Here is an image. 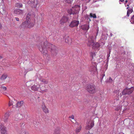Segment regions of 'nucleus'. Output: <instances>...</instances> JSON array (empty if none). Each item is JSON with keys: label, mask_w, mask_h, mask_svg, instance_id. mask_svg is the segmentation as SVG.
Here are the masks:
<instances>
[{"label": "nucleus", "mask_w": 134, "mask_h": 134, "mask_svg": "<svg viewBox=\"0 0 134 134\" xmlns=\"http://www.w3.org/2000/svg\"><path fill=\"white\" fill-rule=\"evenodd\" d=\"M47 48H49L52 52H53L55 51V47L54 45L48 43L47 41H46L44 42H41L40 44L38 47L39 51L45 55L47 53Z\"/></svg>", "instance_id": "f257e3e1"}, {"label": "nucleus", "mask_w": 134, "mask_h": 134, "mask_svg": "<svg viewBox=\"0 0 134 134\" xmlns=\"http://www.w3.org/2000/svg\"><path fill=\"white\" fill-rule=\"evenodd\" d=\"M94 36H89L88 40V42H87V45L90 46L92 47L93 49H96L99 48L100 45L97 42L94 43V39L96 38V36L94 38Z\"/></svg>", "instance_id": "f03ea898"}, {"label": "nucleus", "mask_w": 134, "mask_h": 134, "mask_svg": "<svg viewBox=\"0 0 134 134\" xmlns=\"http://www.w3.org/2000/svg\"><path fill=\"white\" fill-rule=\"evenodd\" d=\"M86 90L90 94H93L96 92V87L93 84H87Z\"/></svg>", "instance_id": "7ed1b4c3"}, {"label": "nucleus", "mask_w": 134, "mask_h": 134, "mask_svg": "<svg viewBox=\"0 0 134 134\" xmlns=\"http://www.w3.org/2000/svg\"><path fill=\"white\" fill-rule=\"evenodd\" d=\"M94 121L91 119H88L86 122V125L85 127L86 130H90L94 126Z\"/></svg>", "instance_id": "20e7f679"}, {"label": "nucleus", "mask_w": 134, "mask_h": 134, "mask_svg": "<svg viewBox=\"0 0 134 134\" xmlns=\"http://www.w3.org/2000/svg\"><path fill=\"white\" fill-rule=\"evenodd\" d=\"M133 87H131V88H129L128 87H126L122 92V95H126L127 94H131L133 92Z\"/></svg>", "instance_id": "39448f33"}, {"label": "nucleus", "mask_w": 134, "mask_h": 134, "mask_svg": "<svg viewBox=\"0 0 134 134\" xmlns=\"http://www.w3.org/2000/svg\"><path fill=\"white\" fill-rule=\"evenodd\" d=\"M89 71L93 74H95L97 73L96 64L95 63H92V65L90 68Z\"/></svg>", "instance_id": "423d86ee"}, {"label": "nucleus", "mask_w": 134, "mask_h": 134, "mask_svg": "<svg viewBox=\"0 0 134 134\" xmlns=\"http://www.w3.org/2000/svg\"><path fill=\"white\" fill-rule=\"evenodd\" d=\"M28 3L32 7L34 8H36L39 3L37 0H30Z\"/></svg>", "instance_id": "0eeeda50"}, {"label": "nucleus", "mask_w": 134, "mask_h": 134, "mask_svg": "<svg viewBox=\"0 0 134 134\" xmlns=\"http://www.w3.org/2000/svg\"><path fill=\"white\" fill-rule=\"evenodd\" d=\"M10 114V112L9 111H8L5 113L2 119L5 122H7L9 117Z\"/></svg>", "instance_id": "6e6552de"}, {"label": "nucleus", "mask_w": 134, "mask_h": 134, "mask_svg": "<svg viewBox=\"0 0 134 134\" xmlns=\"http://www.w3.org/2000/svg\"><path fill=\"white\" fill-rule=\"evenodd\" d=\"M80 7L78 5H76L74 7H72V11L73 14H75L78 13Z\"/></svg>", "instance_id": "1a4fd4ad"}, {"label": "nucleus", "mask_w": 134, "mask_h": 134, "mask_svg": "<svg viewBox=\"0 0 134 134\" xmlns=\"http://www.w3.org/2000/svg\"><path fill=\"white\" fill-rule=\"evenodd\" d=\"M68 20V18L67 15L63 16L60 21V23L61 24L66 22Z\"/></svg>", "instance_id": "9d476101"}, {"label": "nucleus", "mask_w": 134, "mask_h": 134, "mask_svg": "<svg viewBox=\"0 0 134 134\" xmlns=\"http://www.w3.org/2000/svg\"><path fill=\"white\" fill-rule=\"evenodd\" d=\"M0 132L1 134H6L7 132L6 128L3 125H1L0 127Z\"/></svg>", "instance_id": "9b49d317"}, {"label": "nucleus", "mask_w": 134, "mask_h": 134, "mask_svg": "<svg viewBox=\"0 0 134 134\" xmlns=\"http://www.w3.org/2000/svg\"><path fill=\"white\" fill-rule=\"evenodd\" d=\"M79 24V21H78L74 20L72 21L70 24L69 26L70 27H73L77 26Z\"/></svg>", "instance_id": "f8f14e48"}, {"label": "nucleus", "mask_w": 134, "mask_h": 134, "mask_svg": "<svg viewBox=\"0 0 134 134\" xmlns=\"http://www.w3.org/2000/svg\"><path fill=\"white\" fill-rule=\"evenodd\" d=\"M119 90H117L115 91H114V95H113V97H117L116 98V100H118L119 99V98L120 96L119 95Z\"/></svg>", "instance_id": "ddd939ff"}, {"label": "nucleus", "mask_w": 134, "mask_h": 134, "mask_svg": "<svg viewBox=\"0 0 134 134\" xmlns=\"http://www.w3.org/2000/svg\"><path fill=\"white\" fill-rule=\"evenodd\" d=\"M42 108L43 111L46 114L49 113V110L48 108L46 107L45 104L43 103L42 105Z\"/></svg>", "instance_id": "4468645a"}, {"label": "nucleus", "mask_w": 134, "mask_h": 134, "mask_svg": "<svg viewBox=\"0 0 134 134\" xmlns=\"http://www.w3.org/2000/svg\"><path fill=\"white\" fill-rule=\"evenodd\" d=\"M29 20H26L23 22L21 25V26L23 28H28Z\"/></svg>", "instance_id": "2eb2a0df"}, {"label": "nucleus", "mask_w": 134, "mask_h": 134, "mask_svg": "<svg viewBox=\"0 0 134 134\" xmlns=\"http://www.w3.org/2000/svg\"><path fill=\"white\" fill-rule=\"evenodd\" d=\"M41 86V85L39 84H37L36 85H34L31 87V89L34 91H37L38 90V88H40V87Z\"/></svg>", "instance_id": "dca6fc26"}, {"label": "nucleus", "mask_w": 134, "mask_h": 134, "mask_svg": "<svg viewBox=\"0 0 134 134\" xmlns=\"http://www.w3.org/2000/svg\"><path fill=\"white\" fill-rule=\"evenodd\" d=\"M35 25V21L34 20H29V24L28 28H30L33 27Z\"/></svg>", "instance_id": "f3484780"}, {"label": "nucleus", "mask_w": 134, "mask_h": 134, "mask_svg": "<svg viewBox=\"0 0 134 134\" xmlns=\"http://www.w3.org/2000/svg\"><path fill=\"white\" fill-rule=\"evenodd\" d=\"M14 12L16 14L21 15L23 13V11L19 9H17L15 10Z\"/></svg>", "instance_id": "a211bd4d"}, {"label": "nucleus", "mask_w": 134, "mask_h": 134, "mask_svg": "<svg viewBox=\"0 0 134 134\" xmlns=\"http://www.w3.org/2000/svg\"><path fill=\"white\" fill-rule=\"evenodd\" d=\"M89 25L88 24H84L81 26V29L85 31H87L89 29Z\"/></svg>", "instance_id": "6ab92c4d"}, {"label": "nucleus", "mask_w": 134, "mask_h": 134, "mask_svg": "<svg viewBox=\"0 0 134 134\" xmlns=\"http://www.w3.org/2000/svg\"><path fill=\"white\" fill-rule=\"evenodd\" d=\"M8 75L6 74H3L1 76L0 80L3 81L5 80L7 77Z\"/></svg>", "instance_id": "aec40b11"}, {"label": "nucleus", "mask_w": 134, "mask_h": 134, "mask_svg": "<svg viewBox=\"0 0 134 134\" xmlns=\"http://www.w3.org/2000/svg\"><path fill=\"white\" fill-rule=\"evenodd\" d=\"M24 103V102L23 101H21L17 103L16 104V107H19L22 106Z\"/></svg>", "instance_id": "412c9836"}, {"label": "nucleus", "mask_w": 134, "mask_h": 134, "mask_svg": "<svg viewBox=\"0 0 134 134\" xmlns=\"http://www.w3.org/2000/svg\"><path fill=\"white\" fill-rule=\"evenodd\" d=\"M106 83H113V81L112 79L110 77L108 79H107L106 81Z\"/></svg>", "instance_id": "4be33fe9"}, {"label": "nucleus", "mask_w": 134, "mask_h": 134, "mask_svg": "<svg viewBox=\"0 0 134 134\" xmlns=\"http://www.w3.org/2000/svg\"><path fill=\"white\" fill-rule=\"evenodd\" d=\"M90 56L92 60L94 61V58H95V53L93 52L91 53Z\"/></svg>", "instance_id": "5701e85b"}, {"label": "nucleus", "mask_w": 134, "mask_h": 134, "mask_svg": "<svg viewBox=\"0 0 134 134\" xmlns=\"http://www.w3.org/2000/svg\"><path fill=\"white\" fill-rule=\"evenodd\" d=\"M40 81L41 83L44 84H47L48 83V81L47 80L45 79H42L40 80Z\"/></svg>", "instance_id": "b1692460"}, {"label": "nucleus", "mask_w": 134, "mask_h": 134, "mask_svg": "<svg viewBox=\"0 0 134 134\" xmlns=\"http://www.w3.org/2000/svg\"><path fill=\"white\" fill-rule=\"evenodd\" d=\"M31 14L29 13H28L26 16V20H31Z\"/></svg>", "instance_id": "393cba45"}, {"label": "nucleus", "mask_w": 134, "mask_h": 134, "mask_svg": "<svg viewBox=\"0 0 134 134\" xmlns=\"http://www.w3.org/2000/svg\"><path fill=\"white\" fill-rule=\"evenodd\" d=\"M81 127L80 126L79 127H77L75 130V131L76 133H79L81 130Z\"/></svg>", "instance_id": "a878e982"}, {"label": "nucleus", "mask_w": 134, "mask_h": 134, "mask_svg": "<svg viewBox=\"0 0 134 134\" xmlns=\"http://www.w3.org/2000/svg\"><path fill=\"white\" fill-rule=\"evenodd\" d=\"M22 6V4L20 3H18L15 4V6L17 8L21 7Z\"/></svg>", "instance_id": "bb28decb"}, {"label": "nucleus", "mask_w": 134, "mask_h": 134, "mask_svg": "<svg viewBox=\"0 0 134 134\" xmlns=\"http://www.w3.org/2000/svg\"><path fill=\"white\" fill-rule=\"evenodd\" d=\"M130 21L132 24H134V15H133L131 18Z\"/></svg>", "instance_id": "cd10ccee"}, {"label": "nucleus", "mask_w": 134, "mask_h": 134, "mask_svg": "<svg viewBox=\"0 0 134 134\" xmlns=\"http://www.w3.org/2000/svg\"><path fill=\"white\" fill-rule=\"evenodd\" d=\"M90 17L91 18H96V16L95 14H93L91 13L90 14Z\"/></svg>", "instance_id": "c85d7f7f"}, {"label": "nucleus", "mask_w": 134, "mask_h": 134, "mask_svg": "<svg viewBox=\"0 0 134 134\" xmlns=\"http://www.w3.org/2000/svg\"><path fill=\"white\" fill-rule=\"evenodd\" d=\"M1 91H6L7 90V88L4 86H2L1 88Z\"/></svg>", "instance_id": "c756f323"}, {"label": "nucleus", "mask_w": 134, "mask_h": 134, "mask_svg": "<svg viewBox=\"0 0 134 134\" xmlns=\"http://www.w3.org/2000/svg\"><path fill=\"white\" fill-rule=\"evenodd\" d=\"M121 106L120 105L116 107L115 109V110L116 111H118L121 109Z\"/></svg>", "instance_id": "7c9ffc66"}, {"label": "nucleus", "mask_w": 134, "mask_h": 134, "mask_svg": "<svg viewBox=\"0 0 134 134\" xmlns=\"http://www.w3.org/2000/svg\"><path fill=\"white\" fill-rule=\"evenodd\" d=\"M73 0H65V2L68 3H71L72 1Z\"/></svg>", "instance_id": "2f4dec72"}, {"label": "nucleus", "mask_w": 134, "mask_h": 134, "mask_svg": "<svg viewBox=\"0 0 134 134\" xmlns=\"http://www.w3.org/2000/svg\"><path fill=\"white\" fill-rule=\"evenodd\" d=\"M68 12L70 14H72V9L70 10H68Z\"/></svg>", "instance_id": "473e14b6"}, {"label": "nucleus", "mask_w": 134, "mask_h": 134, "mask_svg": "<svg viewBox=\"0 0 134 134\" xmlns=\"http://www.w3.org/2000/svg\"><path fill=\"white\" fill-rule=\"evenodd\" d=\"M13 104V101H10L9 103V106H10L12 105Z\"/></svg>", "instance_id": "72a5a7b5"}, {"label": "nucleus", "mask_w": 134, "mask_h": 134, "mask_svg": "<svg viewBox=\"0 0 134 134\" xmlns=\"http://www.w3.org/2000/svg\"><path fill=\"white\" fill-rule=\"evenodd\" d=\"M41 89L42 90H43V91L44 92H46L47 91V89L46 90L44 89V87H42V88H41Z\"/></svg>", "instance_id": "f704fd0d"}, {"label": "nucleus", "mask_w": 134, "mask_h": 134, "mask_svg": "<svg viewBox=\"0 0 134 134\" xmlns=\"http://www.w3.org/2000/svg\"><path fill=\"white\" fill-rule=\"evenodd\" d=\"M127 11H129V13H132L133 12V9H128Z\"/></svg>", "instance_id": "c9c22d12"}, {"label": "nucleus", "mask_w": 134, "mask_h": 134, "mask_svg": "<svg viewBox=\"0 0 134 134\" xmlns=\"http://www.w3.org/2000/svg\"><path fill=\"white\" fill-rule=\"evenodd\" d=\"M102 38L103 39L106 40L107 39V37L104 35H102Z\"/></svg>", "instance_id": "e433bc0d"}, {"label": "nucleus", "mask_w": 134, "mask_h": 134, "mask_svg": "<svg viewBox=\"0 0 134 134\" xmlns=\"http://www.w3.org/2000/svg\"><path fill=\"white\" fill-rule=\"evenodd\" d=\"M70 41V40H69V38H67L65 40V42L67 43H68L69 42V41Z\"/></svg>", "instance_id": "4c0bfd02"}, {"label": "nucleus", "mask_w": 134, "mask_h": 134, "mask_svg": "<svg viewBox=\"0 0 134 134\" xmlns=\"http://www.w3.org/2000/svg\"><path fill=\"white\" fill-rule=\"evenodd\" d=\"M86 16V18H87V19L88 20V21H90L91 20L89 18L88 15H87Z\"/></svg>", "instance_id": "58836bf2"}, {"label": "nucleus", "mask_w": 134, "mask_h": 134, "mask_svg": "<svg viewBox=\"0 0 134 134\" xmlns=\"http://www.w3.org/2000/svg\"><path fill=\"white\" fill-rule=\"evenodd\" d=\"M69 118L72 119H74V116L73 115H72L71 116H70Z\"/></svg>", "instance_id": "ea45409f"}, {"label": "nucleus", "mask_w": 134, "mask_h": 134, "mask_svg": "<svg viewBox=\"0 0 134 134\" xmlns=\"http://www.w3.org/2000/svg\"><path fill=\"white\" fill-rule=\"evenodd\" d=\"M54 134H59V131H57L56 132H55Z\"/></svg>", "instance_id": "a19ab883"}, {"label": "nucleus", "mask_w": 134, "mask_h": 134, "mask_svg": "<svg viewBox=\"0 0 134 134\" xmlns=\"http://www.w3.org/2000/svg\"><path fill=\"white\" fill-rule=\"evenodd\" d=\"M130 13H129V11H127V15L128 16H129V14Z\"/></svg>", "instance_id": "79ce46f5"}, {"label": "nucleus", "mask_w": 134, "mask_h": 134, "mask_svg": "<svg viewBox=\"0 0 134 134\" xmlns=\"http://www.w3.org/2000/svg\"><path fill=\"white\" fill-rule=\"evenodd\" d=\"M15 19L17 21H19V19L18 18L16 17Z\"/></svg>", "instance_id": "37998d69"}, {"label": "nucleus", "mask_w": 134, "mask_h": 134, "mask_svg": "<svg viewBox=\"0 0 134 134\" xmlns=\"http://www.w3.org/2000/svg\"><path fill=\"white\" fill-rule=\"evenodd\" d=\"M105 75L104 74H103L102 75V79H103V77L105 76Z\"/></svg>", "instance_id": "c03bdc74"}, {"label": "nucleus", "mask_w": 134, "mask_h": 134, "mask_svg": "<svg viewBox=\"0 0 134 134\" xmlns=\"http://www.w3.org/2000/svg\"><path fill=\"white\" fill-rule=\"evenodd\" d=\"M2 58L3 57L2 55H1L0 54V59H2Z\"/></svg>", "instance_id": "a18cd8bd"}, {"label": "nucleus", "mask_w": 134, "mask_h": 134, "mask_svg": "<svg viewBox=\"0 0 134 134\" xmlns=\"http://www.w3.org/2000/svg\"><path fill=\"white\" fill-rule=\"evenodd\" d=\"M2 28V25L0 23V29Z\"/></svg>", "instance_id": "49530a36"}, {"label": "nucleus", "mask_w": 134, "mask_h": 134, "mask_svg": "<svg viewBox=\"0 0 134 134\" xmlns=\"http://www.w3.org/2000/svg\"><path fill=\"white\" fill-rule=\"evenodd\" d=\"M120 1L121 2H123L124 1V0H120Z\"/></svg>", "instance_id": "de8ad7c7"}, {"label": "nucleus", "mask_w": 134, "mask_h": 134, "mask_svg": "<svg viewBox=\"0 0 134 134\" xmlns=\"http://www.w3.org/2000/svg\"><path fill=\"white\" fill-rule=\"evenodd\" d=\"M87 134H93V133H91L90 134L89 132H88V133H87Z\"/></svg>", "instance_id": "09e8293b"}, {"label": "nucleus", "mask_w": 134, "mask_h": 134, "mask_svg": "<svg viewBox=\"0 0 134 134\" xmlns=\"http://www.w3.org/2000/svg\"><path fill=\"white\" fill-rule=\"evenodd\" d=\"M109 55H107V57L108 58L109 57Z\"/></svg>", "instance_id": "8fccbe9b"}, {"label": "nucleus", "mask_w": 134, "mask_h": 134, "mask_svg": "<svg viewBox=\"0 0 134 134\" xmlns=\"http://www.w3.org/2000/svg\"><path fill=\"white\" fill-rule=\"evenodd\" d=\"M127 0H126V1H125V2H126V3H127Z\"/></svg>", "instance_id": "3c124183"}, {"label": "nucleus", "mask_w": 134, "mask_h": 134, "mask_svg": "<svg viewBox=\"0 0 134 134\" xmlns=\"http://www.w3.org/2000/svg\"><path fill=\"white\" fill-rule=\"evenodd\" d=\"M129 8V7H127V9H128Z\"/></svg>", "instance_id": "603ef678"}, {"label": "nucleus", "mask_w": 134, "mask_h": 134, "mask_svg": "<svg viewBox=\"0 0 134 134\" xmlns=\"http://www.w3.org/2000/svg\"><path fill=\"white\" fill-rule=\"evenodd\" d=\"M112 36V34H111V36Z\"/></svg>", "instance_id": "864d4df0"}, {"label": "nucleus", "mask_w": 134, "mask_h": 134, "mask_svg": "<svg viewBox=\"0 0 134 134\" xmlns=\"http://www.w3.org/2000/svg\"><path fill=\"white\" fill-rule=\"evenodd\" d=\"M2 1H3V0H2Z\"/></svg>", "instance_id": "5fc2aeb1"}]
</instances>
